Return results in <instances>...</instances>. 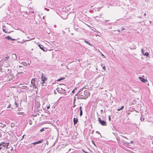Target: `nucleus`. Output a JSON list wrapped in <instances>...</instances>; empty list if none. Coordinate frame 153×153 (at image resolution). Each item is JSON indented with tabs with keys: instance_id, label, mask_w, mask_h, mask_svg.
<instances>
[{
	"instance_id": "5",
	"label": "nucleus",
	"mask_w": 153,
	"mask_h": 153,
	"mask_svg": "<svg viewBox=\"0 0 153 153\" xmlns=\"http://www.w3.org/2000/svg\"><path fill=\"white\" fill-rule=\"evenodd\" d=\"M84 94L85 97H86L87 98L88 96L90 95V93L88 92V91L85 90L84 91Z\"/></svg>"
},
{
	"instance_id": "40",
	"label": "nucleus",
	"mask_w": 153,
	"mask_h": 153,
	"mask_svg": "<svg viewBox=\"0 0 153 153\" xmlns=\"http://www.w3.org/2000/svg\"><path fill=\"white\" fill-rule=\"evenodd\" d=\"M24 136H25V135H23L22 136V138L21 139V140H22L23 139V138H24Z\"/></svg>"
},
{
	"instance_id": "36",
	"label": "nucleus",
	"mask_w": 153,
	"mask_h": 153,
	"mask_svg": "<svg viewBox=\"0 0 153 153\" xmlns=\"http://www.w3.org/2000/svg\"><path fill=\"white\" fill-rule=\"evenodd\" d=\"M75 91V89H74L72 91V93L73 94Z\"/></svg>"
},
{
	"instance_id": "53",
	"label": "nucleus",
	"mask_w": 153,
	"mask_h": 153,
	"mask_svg": "<svg viewBox=\"0 0 153 153\" xmlns=\"http://www.w3.org/2000/svg\"><path fill=\"white\" fill-rule=\"evenodd\" d=\"M54 93L55 94H56V92L55 91V90L54 91Z\"/></svg>"
},
{
	"instance_id": "35",
	"label": "nucleus",
	"mask_w": 153,
	"mask_h": 153,
	"mask_svg": "<svg viewBox=\"0 0 153 153\" xmlns=\"http://www.w3.org/2000/svg\"><path fill=\"white\" fill-rule=\"evenodd\" d=\"M126 144L128 145H129V144H130V143H128V142H126Z\"/></svg>"
},
{
	"instance_id": "61",
	"label": "nucleus",
	"mask_w": 153,
	"mask_h": 153,
	"mask_svg": "<svg viewBox=\"0 0 153 153\" xmlns=\"http://www.w3.org/2000/svg\"><path fill=\"white\" fill-rule=\"evenodd\" d=\"M29 123L30 125H31L32 124V123Z\"/></svg>"
},
{
	"instance_id": "45",
	"label": "nucleus",
	"mask_w": 153,
	"mask_h": 153,
	"mask_svg": "<svg viewBox=\"0 0 153 153\" xmlns=\"http://www.w3.org/2000/svg\"><path fill=\"white\" fill-rule=\"evenodd\" d=\"M103 69H104V70H105V66H103V67H102Z\"/></svg>"
},
{
	"instance_id": "26",
	"label": "nucleus",
	"mask_w": 153,
	"mask_h": 153,
	"mask_svg": "<svg viewBox=\"0 0 153 153\" xmlns=\"http://www.w3.org/2000/svg\"><path fill=\"white\" fill-rule=\"evenodd\" d=\"M79 115H80V116H82V110L80 111V112Z\"/></svg>"
},
{
	"instance_id": "34",
	"label": "nucleus",
	"mask_w": 153,
	"mask_h": 153,
	"mask_svg": "<svg viewBox=\"0 0 153 153\" xmlns=\"http://www.w3.org/2000/svg\"><path fill=\"white\" fill-rule=\"evenodd\" d=\"M10 106H11L10 104H9V105L8 106L7 108H10Z\"/></svg>"
},
{
	"instance_id": "9",
	"label": "nucleus",
	"mask_w": 153,
	"mask_h": 153,
	"mask_svg": "<svg viewBox=\"0 0 153 153\" xmlns=\"http://www.w3.org/2000/svg\"><path fill=\"white\" fill-rule=\"evenodd\" d=\"M39 46L40 48L42 50H43L44 51H46V49L45 48H44V46L42 45L39 44Z\"/></svg>"
},
{
	"instance_id": "29",
	"label": "nucleus",
	"mask_w": 153,
	"mask_h": 153,
	"mask_svg": "<svg viewBox=\"0 0 153 153\" xmlns=\"http://www.w3.org/2000/svg\"><path fill=\"white\" fill-rule=\"evenodd\" d=\"M59 88H57L56 89V90L59 92L61 91L60 90H59Z\"/></svg>"
},
{
	"instance_id": "48",
	"label": "nucleus",
	"mask_w": 153,
	"mask_h": 153,
	"mask_svg": "<svg viewBox=\"0 0 153 153\" xmlns=\"http://www.w3.org/2000/svg\"><path fill=\"white\" fill-rule=\"evenodd\" d=\"M21 113H22V112H18V113H17V114H21Z\"/></svg>"
},
{
	"instance_id": "14",
	"label": "nucleus",
	"mask_w": 153,
	"mask_h": 153,
	"mask_svg": "<svg viewBox=\"0 0 153 153\" xmlns=\"http://www.w3.org/2000/svg\"><path fill=\"white\" fill-rule=\"evenodd\" d=\"M45 81H42L40 82V83L41 84H42V86H45L47 84L45 82Z\"/></svg>"
},
{
	"instance_id": "20",
	"label": "nucleus",
	"mask_w": 153,
	"mask_h": 153,
	"mask_svg": "<svg viewBox=\"0 0 153 153\" xmlns=\"http://www.w3.org/2000/svg\"><path fill=\"white\" fill-rule=\"evenodd\" d=\"M143 55L146 56H149V53L148 52H145L144 54H143Z\"/></svg>"
},
{
	"instance_id": "21",
	"label": "nucleus",
	"mask_w": 153,
	"mask_h": 153,
	"mask_svg": "<svg viewBox=\"0 0 153 153\" xmlns=\"http://www.w3.org/2000/svg\"><path fill=\"white\" fill-rule=\"evenodd\" d=\"M22 64L23 65L25 66H26L27 65V64L26 62H22Z\"/></svg>"
},
{
	"instance_id": "30",
	"label": "nucleus",
	"mask_w": 153,
	"mask_h": 153,
	"mask_svg": "<svg viewBox=\"0 0 153 153\" xmlns=\"http://www.w3.org/2000/svg\"><path fill=\"white\" fill-rule=\"evenodd\" d=\"M44 131V128L41 129L40 130V131H41V132H42L43 131Z\"/></svg>"
},
{
	"instance_id": "18",
	"label": "nucleus",
	"mask_w": 153,
	"mask_h": 153,
	"mask_svg": "<svg viewBox=\"0 0 153 153\" xmlns=\"http://www.w3.org/2000/svg\"><path fill=\"white\" fill-rule=\"evenodd\" d=\"M124 108V106L123 105L120 108H118L117 109V111H119L123 109Z\"/></svg>"
},
{
	"instance_id": "43",
	"label": "nucleus",
	"mask_w": 153,
	"mask_h": 153,
	"mask_svg": "<svg viewBox=\"0 0 153 153\" xmlns=\"http://www.w3.org/2000/svg\"><path fill=\"white\" fill-rule=\"evenodd\" d=\"M5 58L6 59H8L9 58V56H7L6 57H5Z\"/></svg>"
},
{
	"instance_id": "10",
	"label": "nucleus",
	"mask_w": 153,
	"mask_h": 153,
	"mask_svg": "<svg viewBox=\"0 0 153 153\" xmlns=\"http://www.w3.org/2000/svg\"><path fill=\"white\" fill-rule=\"evenodd\" d=\"M2 30L3 31L6 33H8L7 31V27H6L5 25H3L2 27Z\"/></svg>"
},
{
	"instance_id": "38",
	"label": "nucleus",
	"mask_w": 153,
	"mask_h": 153,
	"mask_svg": "<svg viewBox=\"0 0 153 153\" xmlns=\"http://www.w3.org/2000/svg\"><path fill=\"white\" fill-rule=\"evenodd\" d=\"M50 105H49L47 107V109H49L50 108Z\"/></svg>"
},
{
	"instance_id": "3",
	"label": "nucleus",
	"mask_w": 153,
	"mask_h": 153,
	"mask_svg": "<svg viewBox=\"0 0 153 153\" xmlns=\"http://www.w3.org/2000/svg\"><path fill=\"white\" fill-rule=\"evenodd\" d=\"M87 98V97H85L84 95L82 94H79L78 96L77 99H86Z\"/></svg>"
},
{
	"instance_id": "28",
	"label": "nucleus",
	"mask_w": 153,
	"mask_h": 153,
	"mask_svg": "<svg viewBox=\"0 0 153 153\" xmlns=\"http://www.w3.org/2000/svg\"><path fill=\"white\" fill-rule=\"evenodd\" d=\"M141 52L142 53L143 55V54L144 53V51L143 49H142L141 50Z\"/></svg>"
},
{
	"instance_id": "27",
	"label": "nucleus",
	"mask_w": 153,
	"mask_h": 153,
	"mask_svg": "<svg viewBox=\"0 0 153 153\" xmlns=\"http://www.w3.org/2000/svg\"><path fill=\"white\" fill-rule=\"evenodd\" d=\"M84 88L80 89L78 91L79 93H80L81 92L82 90Z\"/></svg>"
},
{
	"instance_id": "24",
	"label": "nucleus",
	"mask_w": 153,
	"mask_h": 153,
	"mask_svg": "<svg viewBox=\"0 0 153 153\" xmlns=\"http://www.w3.org/2000/svg\"><path fill=\"white\" fill-rule=\"evenodd\" d=\"M11 126L12 128H13L15 126V124L14 123H11Z\"/></svg>"
},
{
	"instance_id": "33",
	"label": "nucleus",
	"mask_w": 153,
	"mask_h": 153,
	"mask_svg": "<svg viewBox=\"0 0 153 153\" xmlns=\"http://www.w3.org/2000/svg\"><path fill=\"white\" fill-rule=\"evenodd\" d=\"M2 146L0 144V149H1L3 148Z\"/></svg>"
},
{
	"instance_id": "25",
	"label": "nucleus",
	"mask_w": 153,
	"mask_h": 153,
	"mask_svg": "<svg viewBox=\"0 0 153 153\" xmlns=\"http://www.w3.org/2000/svg\"><path fill=\"white\" fill-rule=\"evenodd\" d=\"M101 7H97V9L95 10L98 11L100 10V9H101Z\"/></svg>"
},
{
	"instance_id": "57",
	"label": "nucleus",
	"mask_w": 153,
	"mask_h": 153,
	"mask_svg": "<svg viewBox=\"0 0 153 153\" xmlns=\"http://www.w3.org/2000/svg\"><path fill=\"white\" fill-rule=\"evenodd\" d=\"M130 114V113H128V114H128V115H129Z\"/></svg>"
},
{
	"instance_id": "58",
	"label": "nucleus",
	"mask_w": 153,
	"mask_h": 153,
	"mask_svg": "<svg viewBox=\"0 0 153 153\" xmlns=\"http://www.w3.org/2000/svg\"><path fill=\"white\" fill-rule=\"evenodd\" d=\"M83 152H85V153H88V152H85V151H83Z\"/></svg>"
},
{
	"instance_id": "59",
	"label": "nucleus",
	"mask_w": 153,
	"mask_h": 153,
	"mask_svg": "<svg viewBox=\"0 0 153 153\" xmlns=\"http://www.w3.org/2000/svg\"><path fill=\"white\" fill-rule=\"evenodd\" d=\"M76 89V88H75L74 89H75V90Z\"/></svg>"
},
{
	"instance_id": "1",
	"label": "nucleus",
	"mask_w": 153,
	"mask_h": 153,
	"mask_svg": "<svg viewBox=\"0 0 153 153\" xmlns=\"http://www.w3.org/2000/svg\"><path fill=\"white\" fill-rule=\"evenodd\" d=\"M36 81L35 79H32L31 81V83L32 85H33V88H36L38 86V85L36 84Z\"/></svg>"
},
{
	"instance_id": "23",
	"label": "nucleus",
	"mask_w": 153,
	"mask_h": 153,
	"mask_svg": "<svg viewBox=\"0 0 153 153\" xmlns=\"http://www.w3.org/2000/svg\"><path fill=\"white\" fill-rule=\"evenodd\" d=\"M136 102V101L135 100H133L131 103V105H134L135 104Z\"/></svg>"
},
{
	"instance_id": "50",
	"label": "nucleus",
	"mask_w": 153,
	"mask_h": 153,
	"mask_svg": "<svg viewBox=\"0 0 153 153\" xmlns=\"http://www.w3.org/2000/svg\"><path fill=\"white\" fill-rule=\"evenodd\" d=\"M124 30H125V29L123 28H122V30L123 31Z\"/></svg>"
},
{
	"instance_id": "4",
	"label": "nucleus",
	"mask_w": 153,
	"mask_h": 153,
	"mask_svg": "<svg viewBox=\"0 0 153 153\" xmlns=\"http://www.w3.org/2000/svg\"><path fill=\"white\" fill-rule=\"evenodd\" d=\"M73 122L74 125H75L78 122V119L77 118L76 116V115L74 116V117L73 119Z\"/></svg>"
},
{
	"instance_id": "41",
	"label": "nucleus",
	"mask_w": 153,
	"mask_h": 153,
	"mask_svg": "<svg viewBox=\"0 0 153 153\" xmlns=\"http://www.w3.org/2000/svg\"><path fill=\"white\" fill-rule=\"evenodd\" d=\"M82 107L80 106V107H79V110H80V111H81V110H82Z\"/></svg>"
},
{
	"instance_id": "54",
	"label": "nucleus",
	"mask_w": 153,
	"mask_h": 153,
	"mask_svg": "<svg viewBox=\"0 0 153 153\" xmlns=\"http://www.w3.org/2000/svg\"><path fill=\"white\" fill-rule=\"evenodd\" d=\"M117 31H118L119 32H120V30H117Z\"/></svg>"
},
{
	"instance_id": "49",
	"label": "nucleus",
	"mask_w": 153,
	"mask_h": 153,
	"mask_svg": "<svg viewBox=\"0 0 153 153\" xmlns=\"http://www.w3.org/2000/svg\"><path fill=\"white\" fill-rule=\"evenodd\" d=\"M91 8L92 9H95L94 8H93V6H91Z\"/></svg>"
},
{
	"instance_id": "8",
	"label": "nucleus",
	"mask_w": 153,
	"mask_h": 153,
	"mask_svg": "<svg viewBox=\"0 0 153 153\" xmlns=\"http://www.w3.org/2000/svg\"><path fill=\"white\" fill-rule=\"evenodd\" d=\"M139 79L142 82H146L147 81L146 79H145L141 77H138Z\"/></svg>"
},
{
	"instance_id": "22",
	"label": "nucleus",
	"mask_w": 153,
	"mask_h": 153,
	"mask_svg": "<svg viewBox=\"0 0 153 153\" xmlns=\"http://www.w3.org/2000/svg\"><path fill=\"white\" fill-rule=\"evenodd\" d=\"M64 79H65V78H64L61 77V78L59 79H58L57 80V81L59 82V81H60Z\"/></svg>"
},
{
	"instance_id": "7",
	"label": "nucleus",
	"mask_w": 153,
	"mask_h": 153,
	"mask_svg": "<svg viewBox=\"0 0 153 153\" xmlns=\"http://www.w3.org/2000/svg\"><path fill=\"white\" fill-rule=\"evenodd\" d=\"M0 144L2 147L4 148L6 147V148H7L9 145V143L3 142L1 143Z\"/></svg>"
},
{
	"instance_id": "39",
	"label": "nucleus",
	"mask_w": 153,
	"mask_h": 153,
	"mask_svg": "<svg viewBox=\"0 0 153 153\" xmlns=\"http://www.w3.org/2000/svg\"><path fill=\"white\" fill-rule=\"evenodd\" d=\"M108 119H109V120L110 121L111 120V117H110V116H109V117H108Z\"/></svg>"
},
{
	"instance_id": "16",
	"label": "nucleus",
	"mask_w": 153,
	"mask_h": 153,
	"mask_svg": "<svg viewBox=\"0 0 153 153\" xmlns=\"http://www.w3.org/2000/svg\"><path fill=\"white\" fill-rule=\"evenodd\" d=\"M84 42L85 43H86V44H87L90 45L91 46H93L91 44H90V43L88 41H86V40H85L84 41Z\"/></svg>"
},
{
	"instance_id": "19",
	"label": "nucleus",
	"mask_w": 153,
	"mask_h": 153,
	"mask_svg": "<svg viewBox=\"0 0 153 153\" xmlns=\"http://www.w3.org/2000/svg\"><path fill=\"white\" fill-rule=\"evenodd\" d=\"M145 118L142 116L140 117V119L141 121H143L145 120Z\"/></svg>"
},
{
	"instance_id": "60",
	"label": "nucleus",
	"mask_w": 153,
	"mask_h": 153,
	"mask_svg": "<svg viewBox=\"0 0 153 153\" xmlns=\"http://www.w3.org/2000/svg\"><path fill=\"white\" fill-rule=\"evenodd\" d=\"M102 56H104L103 54H102Z\"/></svg>"
},
{
	"instance_id": "46",
	"label": "nucleus",
	"mask_w": 153,
	"mask_h": 153,
	"mask_svg": "<svg viewBox=\"0 0 153 153\" xmlns=\"http://www.w3.org/2000/svg\"><path fill=\"white\" fill-rule=\"evenodd\" d=\"M6 126V125H3L2 126H2L3 127H4V126Z\"/></svg>"
},
{
	"instance_id": "11",
	"label": "nucleus",
	"mask_w": 153,
	"mask_h": 153,
	"mask_svg": "<svg viewBox=\"0 0 153 153\" xmlns=\"http://www.w3.org/2000/svg\"><path fill=\"white\" fill-rule=\"evenodd\" d=\"M41 79L42 81H46L47 80V78L44 76V75L42 73V74Z\"/></svg>"
},
{
	"instance_id": "63",
	"label": "nucleus",
	"mask_w": 153,
	"mask_h": 153,
	"mask_svg": "<svg viewBox=\"0 0 153 153\" xmlns=\"http://www.w3.org/2000/svg\"><path fill=\"white\" fill-rule=\"evenodd\" d=\"M101 111H102V110H101Z\"/></svg>"
},
{
	"instance_id": "15",
	"label": "nucleus",
	"mask_w": 153,
	"mask_h": 153,
	"mask_svg": "<svg viewBox=\"0 0 153 153\" xmlns=\"http://www.w3.org/2000/svg\"><path fill=\"white\" fill-rule=\"evenodd\" d=\"M12 57L14 59H16L17 56L16 54L15 53H13L12 54Z\"/></svg>"
},
{
	"instance_id": "44",
	"label": "nucleus",
	"mask_w": 153,
	"mask_h": 153,
	"mask_svg": "<svg viewBox=\"0 0 153 153\" xmlns=\"http://www.w3.org/2000/svg\"><path fill=\"white\" fill-rule=\"evenodd\" d=\"M122 137H124V138H126V139H128V138H127L126 137H125V136H122Z\"/></svg>"
},
{
	"instance_id": "32",
	"label": "nucleus",
	"mask_w": 153,
	"mask_h": 153,
	"mask_svg": "<svg viewBox=\"0 0 153 153\" xmlns=\"http://www.w3.org/2000/svg\"><path fill=\"white\" fill-rule=\"evenodd\" d=\"M31 144L32 145H33V146H34V145H36V143L35 142H34V143H32Z\"/></svg>"
},
{
	"instance_id": "55",
	"label": "nucleus",
	"mask_w": 153,
	"mask_h": 153,
	"mask_svg": "<svg viewBox=\"0 0 153 153\" xmlns=\"http://www.w3.org/2000/svg\"><path fill=\"white\" fill-rule=\"evenodd\" d=\"M2 69H1V67H0V70H1Z\"/></svg>"
},
{
	"instance_id": "52",
	"label": "nucleus",
	"mask_w": 153,
	"mask_h": 153,
	"mask_svg": "<svg viewBox=\"0 0 153 153\" xmlns=\"http://www.w3.org/2000/svg\"><path fill=\"white\" fill-rule=\"evenodd\" d=\"M30 40H31V39H30V40H26V41H25V42L27 41H29Z\"/></svg>"
},
{
	"instance_id": "51",
	"label": "nucleus",
	"mask_w": 153,
	"mask_h": 153,
	"mask_svg": "<svg viewBox=\"0 0 153 153\" xmlns=\"http://www.w3.org/2000/svg\"><path fill=\"white\" fill-rule=\"evenodd\" d=\"M130 142L131 143H133V142L132 141H131Z\"/></svg>"
},
{
	"instance_id": "64",
	"label": "nucleus",
	"mask_w": 153,
	"mask_h": 153,
	"mask_svg": "<svg viewBox=\"0 0 153 153\" xmlns=\"http://www.w3.org/2000/svg\"><path fill=\"white\" fill-rule=\"evenodd\" d=\"M107 7H108V8H109V6H108Z\"/></svg>"
},
{
	"instance_id": "31",
	"label": "nucleus",
	"mask_w": 153,
	"mask_h": 153,
	"mask_svg": "<svg viewBox=\"0 0 153 153\" xmlns=\"http://www.w3.org/2000/svg\"><path fill=\"white\" fill-rule=\"evenodd\" d=\"M15 104L16 105V107H17L18 106V104H17V103L16 102H15Z\"/></svg>"
},
{
	"instance_id": "13",
	"label": "nucleus",
	"mask_w": 153,
	"mask_h": 153,
	"mask_svg": "<svg viewBox=\"0 0 153 153\" xmlns=\"http://www.w3.org/2000/svg\"><path fill=\"white\" fill-rule=\"evenodd\" d=\"M60 89V90L61 91L59 92L61 94H64L65 93V90L63 89L62 88H61Z\"/></svg>"
},
{
	"instance_id": "56",
	"label": "nucleus",
	"mask_w": 153,
	"mask_h": 153,
	"mask_svg": "<svg viewBox=\"0 0 153 153\" xmlns=\"http://www.w3.org/2000/svg\"><path fill=\"white\" fill-rule=\"evenodd\" d=\"M9 65H7L6 66V67H8Z\"/></svg>"
},
{
	"instance_id": "6",
	"label": "nucleus",
	"mask_w": 153,
	"mask_h": 153,
	"mask_svg": "<svg viewBox=\"0 0 153 153\" xmlns=\"http://www.w3.org/2000/svg\"><path fill=\"white\" fill-rule=\"evenodd\" d=\"M98 121L102 125H105V122L103 120H102L100 117L99 118Z\"/></svg>"
},
{
	"instance_id": "2",
	"label": "nucleus",
	"mask_w": 153,
	"mask_h": 153,
	"mask_svg": "<svg viewBox=\"0 0 153 153\" xmlns=\"http://www.w3.org/2000/svg\"><path fill=\"white\" fill-rule=\"evenodd\" d=\"M19 67L20 68V70H21V71H20L18 72V73H22L23 74L24 72H25V71L24 70V67L22 66H19Z\"/></svg>"
},
{
	"instance_id": "42",
	"label": "nucleus",
	"mask_w": 153,
	"mask_h": 153,
	"mask_svg": "<svg viewBox=\"0 0 153 153\" xmlns=\"http://www.w3.org/2000/svg\"><path fill=\"white\" fill-rule=\"evenodd\" d=\"M92 143H93V144H94V145L95 146H96L95 144V143L94 142V141H92Z\"/></svg>"
},
{
	"instance_id": "17",
	"label": "nucleus",
	"mask_w": 153,
	"mask_h": 153,
	"mask_svg": "<svg viewBox=\"0 0 153 153\" xmlns=\"http://www.w3.org/2000/svg\"><path fill=\"white\" fill-rule=\"evenodd\" d=\"M42 141H43V140H40L39 141L37 142H35L36 144H38L42 143Z\"/></svg>"
},
{
	"instance_id": "37",
	"label": "nucleus",
	"mask_w": 153,
	"mask_h": 153,
	"mask_svg": "<svg viewBox=\"0 0 153 153\" xmlns=\"http://www.w3.org/2000/svg\"><path fill=\"white\" fill-rule=\"evenodd\" d=\"M112 28V27L111 26H109V27H107V28H110V29H111Z\"/></svg>"
},
{
	"instance_id": "47",
	"label": "nucleus",
	"mask_w": 153,
	"mask_h": 153,
	"mask_svg": "<svg viewBox=\"0 0 153 153\" xmlns=\"http://www.w3.org/2000/svg\"><path fill=\"white\" fill-rule=\"evenodd\" d=\"M136 46H134V47H133V49H135L136 48Z\"/></svg>"
},
{
	"instance_id": "62",
	"label": "nucleus",
	"mask_w": 153,
	"mask_h": 153,
	"mask_svg": "<svg viewBox=\"0 0 153 153\" xmlns=\"http://www.w3.org/2000/svg\"><path fill=\"white\" fill-rule=\"evenodd\" d=\"M146 15V13H144V15Z\"/></svg>"
},
{
	"instance_id": "12",
	"label": "nucleus",
	"mask_w": 153,
	"mask_h": 153,
	"mask_svg": "<svg viewBox=\"0 0 153 153\" xmlns=\"http://www.w3.org/2000/svg\"><path fill=\"white\" fill-rule=\"evenodd\" d=\"M5 38V39H7L9 40H10L11 41H14L16 40V39H12L9 36H6Z\"/></svg>"
}]
</instances>
